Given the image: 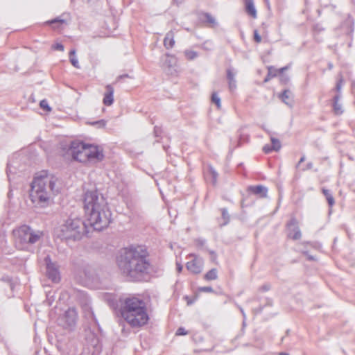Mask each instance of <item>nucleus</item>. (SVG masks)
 <instances>
[{"instance_id":"nucleus-1","label":"nucleus","mask_w":355,"mask_h":355,"mask_svg":"<svg viewBox=\"0 0 355 355\" xmlns=\"http://www.w3.org/2000/svg\"><path fill=\"white\" fill-rule=\"evenodd\" d=\"M117 265L123 274L132 281H141L152 270L148 253L142 246L125 248L117 258Z\"/></svg>"},{"instance_id":"nucleus-2","label":"nucleus","mask_w":355,"mask_h":355,"mask_svg":"<svg viewBox=\"0 0 355 355\" xmlns=\"http://www.w3.org/2000/svg\"><path fill=\"white\" fill-rule=\"evenodd\" d=\"M84 209L90 227L96 231L106 228L111 222V212L105 198L97 191H88L84 196Z\"/></svg>"},{"instance_id":"nucleus-3","label":"nucleus","mask_w":355,"mask_h":355,"mask_svg":"<svg viewBox=\"0 0 355 355\" xmlns=\"http://www.w3.org/2000/svg\"><path fill=\"white\" fill-rule=\"evenodd\" d=\"M59 190L58 178L43 171L35 176L29 196L35 207H45L49 205L51 197L58 193Z\"/></svg>"},{"instance_id":"nucleus-4","label":"nucleus","mask_w":355,"mask_h":355,"mask_svg":"<svg viewBox=\"0 0 355 355\" xmlns=\"http://www.w3.org/2000/svg\"><path fill=\"white\" fill-rule=\"evenodd\" d=\"M123 318L132 327H140L148 321L146 303L135 297H128L121 308Z\"/></svg>"},{"instance_id":"nucleus-5","label":"nucleus","mask_w":355,"mask_h":355,"mask_svg":"<svg viewBox=\"0 0 355 355\" xmlns=\"http://www.w3.org/2000/svg\"><path fill=\"white\" fill-rule=\"evenodd\" d=\"M68 153L74 160L80 162H86L88 160L101 161L104 157L99 147L77 141L71 143Z\"/></svg>"},{"instance_id":"nucleus-6","label":"nucleus","mask_w":355,"mask_h":355,"mask_svg":"<svg viewBox=\"0 0 355 355\" xmlns=\"http://www.w3.org/2000/svg\"><path fill=\"white\" fill-rule=\"evenodd\" d=\"M87 225L78 218L67 219L58 228V236L61 239L78 240L88 232Z\"/></svg>"},{"instance_id":"nucleus-7","label":"nucleus","mask_w":355,"mask_h":355,"mask_svg":"<svg viewBox=\"0 0 355 355\" xmlns=\"http://www.w3.org/2000/svg\"><path fill=\"white\" fill-rule=\"evenodd\" d=\"M13 236L15 244L19 250H28L31 245L39 241L43 233L39 230H34L28 225H22L14 230Z\"/></svg>"},{"instance_id":"nucleus-8","label":"nucleus","mask_w":355,"mask_h":355,"mask_svg":"<svg viewBox=\"0 0 355 355\" xmlns=\"http://www.w3.org/2000/svg\"><path fill=\"white\" fill-rule=\"evenodd\" d=\"M80 281L87 286H94L98 282L95 269L90 265H84L78 272Z\"/></svg>"},{"instance_id":"nucleus-9","label":"nucleus","mask_w":355,"mask_h":355,"mask_svg":"<svg viewBox=\"0 0 355 355\" xmlns=\"http://www.w3.org/2000/svg\"><path fill=\"white\" fill-rule=\"evenodd\" d=\"M187 258H191V260L186 263L187 269L192 274H200L204 266L203 259L195 254H189Z\"/></svg>"},{"instance_id":"nucleus-10","label":"nucleus","mask_w":355,"mask_h":355,"mask_svg":"<svg viewBox=\"0 0 355 355\" xmlns=\"http://www.w3.org/2000/svg\"><path fill=\"white\" fill-rule=\"evenodd\" d=\"M77 320V312L74 308L68 309L59 319L60 324L64 328H71L75 326Z\"/></svg>"},{"instance_id":"nucleus-11","label":"nucleus","mask_w":355,"mask_h":355,"mask_svg":"<svg viewBox=\"0 0 355 355\" xmlns=\"http://www.w3.org/2000/svg\"><path fill=\"white\" fill-rule=\"evenodd\" d=\"M44 261L46 265V276L53 282H58L60 277L57 266L51 261L49 256L45 258Z\"/></svg>"},{"instance_id":"nucleus-12","label":"nucleus","mask_w":355,"mask_h":355,"mask_svg":"<svg viewBox=\"0 0 355 355\" xmlns=\"http://www.w3.org/2000/svg\"><path fill=\"white\" fill-rule=\"evenodd\" d=\"M288 236L293 240H298L301 238L302 234L295 218H292L287 223Z\"/></svg>"},{"instance_id":"nucleus-13","label":"nucleus","mask_w":355,"mask_h":355,"mask_svg":"<svg viewBox=\"0 0 355 355\" xmlns=\"http://www.w3.org/2000/svg\"><path fill=\"white\" fill-rule=\"evenodd\" d=\"M176 65V59L173 56L166 55L163 64L164 70L170 74H173L175 72V67Z\"/></svg>"},{"instance_id":"nucleus-14","label":"nucleus","mask_w":355,"mask_h":355,"mask_svg":"<svg viewBox=\"0 0 355 355\" xmlns=\"http://www.w3.org/2000/svg\"><path fill=\"white\" fill-rule=\"evenodd\" d=\"M248 191L259 198H263L267 197L268 189L263 185L250 186L248 187Z\"/></svg>"},{"instance_id":"nucleus-15","label":"nucleus","mask_w":355,"mask_h":355,"mask_svg":"<svg viewBox=\"0 0 355 355\" xmlns=\"http://www.w3.org/2000/svg\"><path fill=\"white\" fill-rule=\"evenodd\" d=\"M218 175V173L211 166H208L206 171H205V178L206 181L214 185L216 184Z\"/></svg>"},{"instance_id":"nucleus-16","label":"nucleus","mask_w":355,"mask_h":355,"mask_svg":"<svg viewBox=\"0 0 355 355\" xmlns=\"http://www.w3.org/2000/svg\"><path fill=\"white\" fill-rule=\"evenodd\" d=\"M114 88L110 85H107L106 86V92L105 93L104 98H103V104L110 106L114 102Z\"/></svg>"},{"instance_id":"nucleus-17","label":"nucleus","mask_w":355,"mask_h":355,"mask_svg":"<svg viewBox=\"0 0 355 355\" xmlns=\"http://www.w3.org/2000/svg\"><path fill=\"white\" fill-rule=\"evenodd\" d=\"M279 98L289 107L293 105V95L289 89H285L279 96Z\"/></svg>"},{"instance_id":"nucleus-18","label":"nucleus","mask_w":355,"mask_h":355,"mask_svg":"<svg viewBox=\"0 0 355 355\" xmlns=\"http://www.w3.org/2000/svg\"><path fill=\"white\" fill-rule=\"evenodd\" d=\"M236 73L234 69L229 68L227 69V78L228 80L229 89L231 92L234 91L236 88V82L235 79Z\"/></svg>"},{"instance_id":"nucleus-19","label":"nucleus","mask_w":355,"mask_h":355,"mask_svg":"<svg viewBox=\"0 0 355 355\" xmlns=\"http://www.w3.org/2000/svg\"><path fill=\"white\" fill-rule=\"evenodd\" d=\"M245 8L246 12L249 15H250L254 19L257 18V10L255 8L253 0H245Z\"/></svg>"},{"instance_id":"nucleus-20","label":"nucleus","mask_w":355,"mask_h":355,"mask_svg":"<svg viewBox=\"0 0 355 355\" xmlns=\"http://www.w3.org/2000/svg\"><path fill=\"white\" fill-rule=\"evenodd\" d=\"M174 32L173 31H168L164 39V46L169 49L173 47L175 44V40H174Z\"/></svg>"},{"instance_id":"nucleus-21","label":"nucleus","mask_w":355,"mask_h":355,"mask_svg":"<svg viewBox=\"0 0 355 355\" xmlns=\"http://www.w3.org/2000/svg\"><path fill=\"white\" fill-rule=\"evenodd\" d=\"M340 98V95L337 94L333 98V109L334 112L336 114H341L343 112L342 105L339 103V100Z\"/></svg>"},{"instance_id":"nucleus-22","label":"nucleus","mask_w":355,"mask_h":355,"mask_svg":"<svg viewBox=\"0 0 355 355\" xmlns=\"http://www.w3.org/2000/svg\"><path fill=\"white\" fill-rule=\"evenodd\" d=\"M204 278L207 281L216 279L218 278L217 270L216 268L211 269L205 275Z\"/></svg>"},{"instance_id":"nucleus-23","label":"nucleus","mask_w":355,"mask_h":355,"mask_svg":"<svg viewBox=\"0 0 355 355\" xmlns=\"http://www.w3.org/2000/svg\"><path fill=\"white\" fill-rule=\"evenodd\" d=\"M69 60H70V62L71 63V64L77 68V69H80V65H79V63H78V60L76 56V50L75 49H71L69 52Z\"/></svg>"},{"instance_id":"nucleus-24","label":"nucleus","mask_w":355,"mask_h":355,"mask_svg":"<svg viewBox=\"0 0 355 355\" xmlns=\"http://www.w3.org/2000/svg\"><path fill=\"white\" fill-rule=\"evenodd\" d=\"M322 193L324 194V196H325L327 202H328V204L330 207H332L334 203H335V201H334V198L332 196V194L331 193L330 191L328 190V189H322Z\"/></svg>"},{"instance_id":"nucleus-25","label":"nucleus","mask_w":355,"mask_h":355,"mask_svg":"<svg viewBox=\"0 0 355 355\" xmlns=\"http://www.w3.org/2000/svg\"><path fill=\"white\" fill-rule=\"evenodd\" d=\"M203 17L205 22L209 24L211 26L214 27L216 25V21L215 18L209 13L206 12L203 14Z\"/></svg>"},{"instance_id":"nucleus-26","label":"nucleus","mask_w":355,"mask_h":355,"mask_svg":"<svg viewBox=\"0 0 355 355\" xmlns=\"http://www.w3.org/2000/svg\"><path fill=\"white\" fill-rule=\"evenodd\" d=\"M268 75L264 79V82L265 83H267L268 81H269L272 78L275 77L277 76V69H275L274 67H269L268 68Z\"/></svg>"},{"instance_id":"nucleus-27","label":"nucleus","mask_w":355,"mask_h":355,"mask_svg":"<svg viewBox=\"0 0 355 355\" xmlns=\"http://www.w3.org/2000/svg\"><path fill=\"white\" fill-rule=\"evenodd\" d=\"M221 215H222V219L223 220V222L220 224L221 226H224L227 225L230 221V215L227 212V209L223 208L221 209Z\"/></svg>"},{"instance_id":"nucleus-28","label":"nucleus","mask_w":355,"mask_h":355,"mask_svg":"<svg viewBox=\"0 0 355 355\" xmlns=\"http://www.w3.org/2000/svg\"><path fill=\"white\" fill-rule=\"evenodd\" d=\"M184 53L185 57L190 60H194L198 56V53L192 50H185Z\"/></svg>"},{"instance_id":"nucleus-29","label":"nucleus","mask_w":355,"mask_h":355,"mask_svg":"<svg viewBox=\"0 0 355 355\" xmlns=\"http://www.w3.org/2000/svg\"><path fill=\"white\" fill-rule=\"evenodd\" d=\"M211 102L217 106L218 109L221 107L220 98L216 92H214L211 95Z\"/></svg>"},{"instance_id":"nucleus-30","label":"nucleus","mask_w":355,"mask_h":355,"mask_svg":"<svg viewBox=\"0 0 355 355\" xmlns=\"http://www.w3.org/2000/svg\"><path fill=\"white\" fill-rule=\"evenodd\" d=\"M65 23V21L64 19H62L59 17H57L55 19H53L51 21H47L46 22V24H58L57 26H53V28H58L60 25L62 24Z\"/></svg>"},{"instance_id":"nucleus-31","label":"nucleus","mask_w":355,"mask_h":355,"mask_svg":"<svg viewBox=\"0 0 355 355\" xmlns=\"http://www.w3.org/2000/svg\"><path fill=\"white\" fill-rule=\"evenodd\" d=\"M270 140L272 143V148H273L275 151H278L281 148L279 140L274 137H271Z\"/></svg>"},{"instance_id":"nucleus-32","label":"nucleus","mask_w":355,"mask_h":355,"mask_svg":"<svg viewBox=\"0 0 355 355\" xmlns=\"http://www.w3.org/2000/svg\"><path fill=\"white\" fill-rule=\"evenodd\" d=\"M201 47L202 49L205 50V51H211L212 49H213V44H212V42H210V41H205L202 45H201Z\"/></svg>"},{"instance_id":"nucleus-33","label":"nucleus","mask_w":355,"mask_h":355,"mask_svg":"<svg viewBox=\"0 0 355 355\" xmlns=\"http://www.w3.org/2000/svg\"><path fill=\"white\" fill-rule=\"evenodd\" d=\"M40 105L42 109L46 110V111H51V107H49V103L47 102L46 100L44 99V100H42L40 103Z\"/></svg>"},{"instance_id":"nucleus-34","label":"nucleus","mask_w":355,"mask_h":355,"mask_svg":"<svg viewBox=\"0 0 355 355\" xmlns=\"http://www.w3.org/2000/svg\"><path fill=\"white\" fill-rule=\"evenodd\" d=\"M92 125L97 126L98 128H104L106 125V121L105 120H99L96 121H94L91 123Z\"/></svg>"},{"instance_id":"nucleus-35","label":"nucleus","mask_w":355,"mask_h":355,"mask_svg":"<svg viewBox=\"0 0 355 355\" xmlns=\"http://www.w3.org/2000/svg\"><path fill=\"white\" fill-rule=\"evenodd\" d=\"M187 334L188 332L183 327L178 328L175 332L176 336H185Z\"/></svg>"},{"instance_id":"nucleus-36","label":"nucleus","mask_w":355,"mask_h":355,"mask_svg":"<svg viewBox=\"0 0 355 355\" xmlns=\"http://www.w3.org/2000/svg\"><path fill=\"white\" fill-rule=\"evenodd\" d=\"M254 41L257 43H260L261 42V37L257 30L254 31Z\"/></svg>"},{"instance_id":"nucleus-37","label":"nucleus","mask_w":355,"mask_h":355,"mask_svg":"<svg viewBox=\"0 0 355 355\" xmlns=\"http://www.w3.org/2000/svg\"><path fill=\"white\" fill-rule=\"evenodd\" d=\"M52 48L54 49V50H58V51H63L64 48V46L62 44H60V43H57L55 44H54Z\"/></svg>"},{"instance_id":"nucleus-38","label":"nucleus","mask_w":355,"mask_h":355,"mask_svg":"<svg viewBox=\"0 0 355 355\" xmlns=\"http://www.w3.org/2000/svg\"><path fill=\"white\" fill-rule=\"evenodd\" d=\"M263 150L265 153H270L271 151L274 150L273 148H272L271 146L269 145H265L263 148Z\"/></svg>"},{"instance_id":"nucleus-39","label":"nucleus","mask_w":355,"mask_h":355,"mask_svg":"<svg viewBox=\"0 0 355 355\" xmlns=\"http://www.w3.org/2000/svg\"><path fill=\"white\" fill-rule=\"evenodd\" d=\"M200 290L201 291H203V292H207V293H211L214 291L213 288L210 286H204V287H201L200 288Z\"/></svg>"},{"instance_id":"nucleus-40","label":"nucleus","mask_w":355,"mask_h":355,"mask_svg":"<svg viewBox=\"0 0 355 355\" xmlns=\"http://www.w3.org/2000/svg\"><path fill=\"white\" fill-rule=\"evenodd\" d=\"M270 285L269 284H266L264 285H263L262 286H261L260 288V291H263V292H266V291H268L270 289Z\"/></svg>"},{"instance_id":"nucleus-41","label":"nucleus","mask_w":355,"mask_h":355,"mask_svg":"<svg viewBox=\"0 0 355 355\" xmlns=\"http://www.w3.org/2000/svg\"><path fill=\"white\" fill-rule=\"evenodd\" d=\"M341 87H342V80H340V81H338L336 84V90L338 92H340V89H341Z\"/></svg>"},{"instance_id":"nucleus-42","label":"nucleus","mask_w":355,"mask_h":355,"mask_svg":"<svg viewBox=\"0 0 355 355\" xmlns=\"http://www.w3.org/2000/svg\"><path fill=\"white\" fill-rule=\"evenodd\" d=\"M288 68H289V66H286L279 69H277V73H282L284 71L287 70Z\"/></svg>"},{"instance_id":"nucleus-43","label":"nucleus","mask_w":355,"mask_h":355,"mask_svg":"<svg viewBox=\"0 0 355 355\" xmlns=\"http://www.w3.org/2000/svg\"><path fill=\"white\" fill-rule=\"evenodd\" d=\"M281 81L286 83L288 81V78L286 76L282 75L281 77Z\"/></svg>"},{"instance_id":"nucleus-44","label":"nucleus","mask_w":355,"mask_h":355,"mask_svg":"<svg viewBox=\"0 0 355 355\" xmlns=\"http://www.w3.org/2000/svg\"><path fill=\"white\" fill-rule=\"evenodd\" d=\"M312 167H313V164L311 162H309L306 164V166L304 168H303V170H309V169L312 168Z\"/></svg>"},{"instance_id":"nucleus-45","label":"nucleus","mask_w":355,"mask_h":355,"mask_svg":"<svg viewBox=\"0 0 355 355\" xmlns=\"http://www.w3.org/2000/svg\"><path fill=\"white\" fill-rule=\"evenodd\" d=\"M182 266L180 263H177V270L178 272H180L182 270Z\"/></svg>"},{"instance_id":"nucleus-46","label":"nucleus","mask_w":355,"mask_h":355,"mask_svg":"<svg viewBox=\"0 0 355 355\" xmlns=\"http://www.w3.org/2000/svg\"><path fill=\"white\" fill-rule=\"evenodd\" d=\"M304 160H305V156H304V155H303V156L300 158V161H299V162H298V164H297V166H299V165H300L301 163H302L303 162H304Z\"/></svg>"},{"instance_id":"nucleus-47","label":"nucleus","mask_w":355,"mask_h":355,"mask_svg":"<svg viewBox=\"0 0 355 355\" xmlns=\"http://www.w3.org/2000/svg\"><path fill=\"white\" fill-rule=\"evenodd\" d=\"M198 242V244L200 245H203L205 243V240H198L197 241Z\"/></svg>"},{"instance_id":"nucleus-48","label":"nucleus","mask_w":355,"mask_h":355,"mask_svg":"<svg viewBox=\"0 0 355 355\" xmlns=\"http://www.w3.org/2000/svg\"><path fill=\"white\" fill-rule=\"evenodd\" d=\"M10 166H8V169L7 171V173H8V176L9 179H10Z\"/></svg>"},{"instance_id":"nucleus-49","label":"nucleus","mask_w":355,"mask_h":355,"mask_svg":"<svg viewBox=\"0 0 355 355\" xmlns=\"http://www.w3.org/2000/svg\"><path fill=\"white\" fill-rule=\"evenodd\" d=\"M128 75H126V74H125V75H123V76H119L118 77V79H121V78H125V77H128Z\"/></svg>"},{"instance_id":"nucleus-50","label":"nucleus","mask_w":355,"mask_h":355,"mask_svg":"<svg viewBox=\"0 0 355 355\" xmlns=\"http://www.w3.org/2000/svg\"><path fill=\"white\" fill-rule=\"evenodd\" d=\"M308 259L309 260H314L315 259L314 257L313 256H311V255H308Z\"/></svg>"},{"instance_id":"nucleus-51","label":"nucleus","mask_w":355,"mask_h":355,"mask_svg":"<svg viewBox=\"0 0 355 355\" xmlns=\"http://www.w3.org/2000/svg\"><path fill=\"white\" fill-rule=\"evenodd\" d=\"M159 132V130L157 129V128H155V133L156 136H158L157 133Z\"/></svg>"},{"instance_id":"nucleus-52","label":"nucleus","mask_w":355,"mask_h":355,"mask_svg":"<svg viewBox=\"0 0 355 355\" xmlns=\"http://www.w3.org/2000/svg\"><path fill=\"white\" fill-rule=\"evenodd\" d=\"M279 355H289V354L286 352H280Z\"/></svg>"},{"instance_id":"nucleus-53","label":"nucleus","mask_w":355,"mask_h":355,"mask_svg":"<svg viewBox=\"0 0 355 355\" xmlns=\"http://www.w3.org/2000/svg\"><path fill=\"white\" fill-rule=\"evenodd\" d=\"M267 6L269 7V1L268 0H264Z\"/></svg>"},{"instance_id":"nucleus-54","label":"nucleus","mask_w":355,"mask_h":355,"mask_svg":"<svg viewBox=\"0 0 355 355\" xmlns=\"http://www.w3.org/2000/svg\"><path fill=\"white\" fill-rule=\"evenodd\" d=\"M8 197H9V198H10V197H11V196H12L11 191H10L8 192Z\"/></svg>"},{"instance_id":"nucleus-55","label":"nucleus","mask_w":355,"mask_h":355,"mask_svg":"<svg viewBox=\"0 0 355 355\" xmlns=\"http://www.w3.org/2000/svg\"><path fill=\"white\" fill-rule=\"evenodd\" d=\"M332 67H333L332 64L329 63V69H331Z\"/></svg>"},{"instance_id":"nucleus-56","label":"nucleus","mask_w":355,"mask_h":355,"mask_svg":"<svg viewBox=\"0 0 355 355\" xmlns=\"http://www.w3.org/2000/svg\"><path fill=\"white\" fill-rule=\"evenodd\" d=\"M241 313H243V315H244L245 314H244V312H243V309H241Z\"/></svg>"},{"instance_id":"nucleus-57","label":"nucleus","mask_w":355,"mask_h":355,"mask_svg":"<svg viewBox=\"0 0 355 355\" xmlns=\"http://www.w3.org/2000/svg\"><path fill=\"white\" fill-rule=\"evenodd\" d=\"M91 313V315H92V317H94V313H93V312H92V311H91V313Z\"/></svg>"}]
</instances>
